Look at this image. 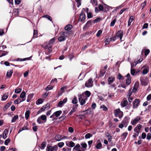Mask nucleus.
I'll return each instance as SVG.
<instances>
[{
  "label": "nucleus",
  "instance_id": "f257e3e1",
  "mask_svg": "<svg viewBox=\"0 0 151 151\" xmlns=\"http://www.w3.org/2000/svg\"><path fill=\"white\" fill-rule=\"evenodd\" d=\"M142 128V126L139 124V126L137 125L135 128L134 129V130L136 132L133 135L134 137H136L138 136L139 134V133L140 132V129Z\"/></svg>",
  "mask_w": 151,
  "mask_h": 151
},
{
  "label": "nucleus",
  "instance_id": "f03ea898",
  "mask_svg": "<svg viewBox=\"0 0 151 151\" xmlns=\"http://www.w3.org/2000/svg\"><path fill=\"white\" fill-rule=\"evenodd\" d=\"M114 111V115L115 116H118L120 119L122 117L123 115V113L119 109L115 110Z\"/></svg>",
  "mask_w": 151,
  "mask_h": 151
},
{
  "label": "nucleus",
  "instance_id": "7ed1b4c3",
  "mask_svg": "<svg viewBox=\"0 0 151 151\" xmlns=\"http://www.w3.org/2000/svg\"><path fill=\"white\" fill-rule=\"evenodd\" d=\"M51 44H49V43L47 44H44L43 45V47L45 49H48V51L49 52H50L52 51Z\"/></svg>",
  "mask_w": 151,
  "mask_h": 151
},
{
  "label": "nucleus",
  "instance_id": "20e7f679",
  "mask_svg": "<svg viewBox=\"0 0 151 151\" xmlns=\"http://www.w3.org/2000/svg\"><path fill=\"white\" fill-rule=\"evenodd\" d=\"M93 82L91 78L89 79L85 83V86L87 87H91L93 86Z\"/></svg>",
  "mask_w": 151,
  "mask_h": 151
},
{
  "label": "nucleus",
  "instance_id": "39448f33",
  "mask_svg": "<svg viewBox=\"0 0 151 151\" xmlns=\"http://www.w3.org/2000/svg\"><path fill=\"white\" fill-rule=\"evenodd\" d=\"M58 149V147L56 145L54 146L53 147L50 146L47 147L48 151H57Z\"/></svg>",
  "mask_w": 151,
  "mask_h": 151
},
{
  "label": "nucleus",
  "instance_id": "423d86ee",
  "mask_svg": "<svg viewBox=\"0 0 151 151\" xmlns=\"http://www.w3.org/2000/svg\"><path fill=\"white\" fill-rule=\"evenodd\" d=\"M78 100L80 102V104L81 105H84L86 103V101L82 98V95H79L78 96Z\"/></svg>",
  "mask_w": 151,
  "mask_h": 151
},
{
  "label": "nucleus",
  "instance_id": "0eeeda50",
  "mask_svg": "<svg viewBox=\"0 0 151 151\" xmlns=\"http://www.w3.org/2000/svg\"><path fill=\"white\" fill-rule=\"evenodd\" d=\"M140 119H141L140 117L137 116L134 119L132 120L131 121V124L132 125H134L137 123Z\"/></svg>",
  "mask_w": 151,
  "mask_h": 151
},
{
  "label": "nucleus",
  "instance_id": "6e6552de",
  "mask_svg": "<svg viewBox=\"0 0 151 151\" xmlns=\"http://www.w3.org/2000/svg\"><path fill=\"white\" fill-rule=\"evenodd\" d=\"M107 68V65H106L104 66L103 68V69H102L100 71V76L101 77L103 76L106 72V70Z\"/></svg>",
  "mask_w": 151,
  "mask_h": 151
},
{
  "label": "nucleus",
  "instance_id": "1a4fd4ad",
  "mask_svg": "<svg viewBox=\"0 0 151 151\" xmlns=\"http://www.w3.org/2000/svg\"><path fill=\"white\" fill-rule=\"evenodd\" d=\"M70 31H65V32H61V34L65 37H67L71 34Z\"/></svg>",
  "mask_w": 151,
  "mask_h": 151
},
{
  "label": "nucleus",
  "instance_id": "9d476101",
  "mask_svg": "<svg viewBox=\"0 0 151 151\" xmlns=\"http://www.w3.org/2000/svg\"><path fill=\"white\" fill-rule=\"evenodd\" d=\"M80 19L81 22H83L86 19V16L85 14L82 12L80 14Z\"/></svg>",
  "mask_w": 151,
  "mask_h": 151
},
{
  "label": "nucleus",
  "instance_id": "9b49d317",
  "mask_svg": "<svg viewBox=\"0 0 151 151\" xmlns=\"http://www.w3.org/2000/svg\"><path fill=\"white\" fill-rule=\"evenodd\" d=\"M123 32L122 31H118L116 35L117 37H119L120 40H121L123 36Z\"/></svg>",
  "mask_w": 151,
  "mask_h": 151
},
{
  "label": "nucleus",
  "instance_id": "f8f14e48",
  "mask_svg": "<svg viewBox=\"0 0 151 151\" xmlns=\"http://www.w3.org/2000/svg\"><path fill=\"white\" fill-rule=\"evenodd\" d=\"M126 76L127 78L126 80V83L127 85H129L130 84L131 82V78L129 74L128 73Z\"/></svg>",
  "mask_w": 151,
  "mask_h": 151
},
{
  "label": "nucleus",
  "instance_id": "ddd939ff",
  "mask_svg": "<svg viewBox=\"0 0 151 151\" xmlns=\"http://www.w3.org/2000/svg\"><path fill=\"white\" fill-rule=\"evenodd\" d=\"M67 100V98H65L64 99L63 101H60L59 102L58 104V106L60 107H61L62 105L64 104L65 103Z\"/></svg>",
  "mask_w": 151,
  "mask_h": 151
},
{
  "label": "nucleus",
  "instance_id": "4468645a",
  "mask_svg": "<svg viewBox=\"0 0 151 151\" xmlns=\"http://www.w3.org/2000/svg\"><path fill=\"white\" fill-rule=\"evenodd\" d=\"M139 85V83L138 82H136L134 85V86L133 88V91L134 92H136L138 88Z\"/></svg>",
  "mask_w": 151,
  "mask_h": 151
},
{
  "label": "nucleus",
  "instance_id": "2eb2a0df",
  "mask_svg": "<svg viewBox=\"0 0 151 151\" xmlns=\"http://www.w3.org/2000/svg\"><path fill=\"white\" fill-rule=\"evenodd\" d=\"M66 87H62L61 88L60 90L58 92V96H59L61 95L62 94V93L64 92L65 89H66Z\"/></svg>",
  "mask_w": 151,
  "mask_h": 151
},
{
  "label": "nucleus",
  "instance_id": "dca6fc26",
  "mask_svg": "<svg viewBox=\"0 0 151 151\" xmlns=\"http://www.w3.org/2000/svg\"><path fill=\"white\" fill-rule=\"evenodd\" d=\"M13 73L12 70H8L6 73V76L8 78H10L12 76V74Z\"/></svg>",
  "mask_w": 151,
  "mask_h": 151
},
{
  "label": "nucleus",
  "instance_id": "f3484780",
  "mask_svg": "<svg viewBox=\"0 0 151 151\" xmlns=\"http://www.w3.org/2000/svg\"><path fill=\"white\" fill-rule=\"evenodd\" d=\"M73 27V26L71 25L68 24L65 27V31H70Z\"/></svg>",
  "mask_w": 151,
  "mask_h": 151
},
{
  "label": "nucleus",
  "instance_id": "a211bd4d",
  "mask_svg": "<svg viewBox=\"0 0 151 151\" xmlns=\"http://www.w3.org/2000/svg\"><path fill=\"white\" fill-rule=\"evenodd\" d=\"M8 132L9 130L7 129H5L4 130L3 134V138L5 139L7 137L6 135L8 134Z\"/></svg>",
  "mask_w": 151,
  "mask_h": 151
},
{
  "label": "nucleus",
  "instance_id": "6ab92c4d",
  "mask_svg": "<svg viewBox=\"0 0 151 151\" xmlns=\"http://www.w3.org/2000/svg\"><path fill=\"white\" fill-rule=\"evenodd\" d=\"M115 78L112 77H109L108 79V84L110 85L113 83L114 80Z\"/></svg>",
  "mask_w": 151,
  "mask_h": 151
},
{
  "label": "nucleus",
  "instance_id": "aec40b11",
  "mask_svg": "<svg viewBox=\"0 0 151 151\" xmlns=\"http://www.w3.org/2000/svg\"><path fill=\"white\" fill-rule=\"evenodd\" d=\"M139 100L138 99H136L133 102V107L136 108L138 106L139 103Z\"/></svg>",
  "mask_w": 151,
  "mask_h": 151
},
{
  "label": "nucleus",
  "instance_id": "412c9836",
  "mask_svg": "<svg viewBox=\"0 0 151 151\" xmlns=\"http://www.w3.org/2000/svg\"><path fill=\"white\" fill-rule=\"evenodd\" d=\"M141 61L142 60H140V58L139 59L136 60L133 63V65L131 64L132 67L133 65L135 66L137 64L139 63H140Z\"/></svg>",
  "mask_w": 151,
  "mask_h": 151
},
{
  "label": "nucleus",
  "instance_id": "4be33fe9",
  "mask_svg": "<svg viewBox=\"0 0 151 151\" xmlns=\"http://www.w3.org/2000/svg\"><path fill=\"white\" fill-rule=\"evenodd\" d=\"M147 67V68H144L142 71V74H143L144 75L147 74L149 71V67Z\"/></svg>",
  "mask_w": 151,
  "mask_h": 151
},
{
  "label": "nucleus",
  "instance_id": "5701e85b",
  "mask_svg": "<svg viewBox=\"0 0 151 151\" xmlns=\"http://www.w3.org/2000/svg\"><path fill=\"white\" fill-rule=\"evenodd\" d=\"M128 103V101L126 100H123L121 103V104L122 106L123 107L125 106Z\"/></svg>",
  "mask_w": 151,
  "mask_h": 151
},
{
  "label": "nucleus",
  "instance_id": "b1692460",
  "mask_svg": "<svg viewBox=\"0 0 151 151\" xmlns=\"http://www.w3.org/2000/svg\"><path fill=\"white\" fill-rule=\"evenodd\" d=\"M134 17L133 16H131L129 19L128 22V25L129 26L130 25L132 21L134 20Z\"/></svg>",
  "mask_w": 151,
  "mask_h": 151
},
{
  "label": "nucleus",
  "instance_id": "393cba45",
  "mask_svg": "<svg viewBox=\"0 0 151 151\" xmlns=\"http://www.w3.org/2000/svg\"><path fill=\"white\" fill-rule=\"evenodd\" d=\"M62 139L61 136L59 134L57 135L55 137V139L58 141H60Z\"/></svg>",
  "mask_w": 151,
  "mask_h": 151
},
{
  "label": "nucleus",
  "instance_id": "a878e982",
  "mask_svg": "<svg viewBox=\"0 0 151 151\" xmlns=\"http://www.w3.org/2000/svg\"><path fill=\"white\" fill-rule=\"evenodd\" d=\"M62 113V111L60 110L56 111L54 113V114H55L56 116L58 117Z\"/></svg>",
  "mask_w": 151,
  "mask_h": 151
},
{
  "label": "nucleus",
  "instance_id": "bb28decb",
  "mask_svg": "<svg viewBox=\"0 0 151 151\" xmlns=\"http://www.w3.org/2000/svg\"><path fill=\"white\" fill-rule=\"evenodd\" d=\"M144 55L145 57L147 56L150 53V50L149 49L144 50Z\"/></svg>",
  "mask_w": 151,
  "mask_h": 151
},
{
  "label": "nucleus",
  "instance_id": "cd10ccee",
  "mask_svg": "<svg viewBox=\"0 0 151 151\" xmlns=\"http://www.w3.org/2000/svg\"><path fill=\"white\" fill-rule=\"evenodd\" d=\"M30 111L29 110L27 111L25 113V118L27 119L29 118V114H30Z\"/></svg>",
  "mask_w": 151,
  "mask_h": 151
},
{
  "label": "nucleus",
  "instance_id": "c85d7f7f",
  "mask_svg": "<svg viewBox=\"0 0 151 151\" xmlns=\"http://www.w3.org/2000/svg\"><path fill=\"white\" fill-rule=\"evenodd\" d=\"M26 93L25 92L22 91L20 94V97L22 99H25L24 97H25Z\"/></svg>",
  "mask_w": 151,
  "mask_h": 151
},
{
  "label": "nucleus",
  "instance_id": "c756f323",
  "mask_svg": "<svg viewBox=\"0 0 151 151\" xmlns=\"http://www.w3.org/2000/svg\"><path fill=\"white\" fill-rule=\"evenodd\" d=\"M66 39L65 37L63 36H61L59 37L58 38V40L62 42L64 41Z\"/></svg>",
  "mask_w": 151,
  "mask_h": 151
},
{
  "label": "nucleus",
  "instance_id": "7c9ffc66",
  "mask_svg": "<svg viewBox=\"0 0 151 151\" xmlns=\"http://www.w3.org/2000/svg\"><path fill=\"white\" fill-rule=\"evenodd\" d=\"M40 117L42 120L44 121L45 122H46L47 120V116L45 115H42Z\"/></svg>",
  "mask_w": 151,
  "mask_h": 151
},
{
  "label": "nucleus",
  "instance_id": "2f4dec72",
  "mask_svg": "<svg viewBox=\"0 0 151 151\" xmlns=\"http://www.w3.org/2000/svg\"><path fill=\"white\" fill-rule=\"evenodd\" d=\"M102 145L101 143L99 142L96 145V147L97 149H100L102 148Z\"/></svg>",
  "mask_w": 151,
  "mask_h": 151
},
{
  "label": "nucleus",
  "instance_id": "473e14b6",
  "mask_svg": "<svg viewBox=\"0 0 151 151\" xmlns=\"http://www.w3.org/2000/svg\"><path fill=\"white\" fill-rule=\"evenodd\" d=\"M43 102V100L42 99H38L36 102V104L37 105H39L42 104Z\"/></svg>",
  "mask_w": 151,
  "mask_h": 151
},
{
  "label": "nucleus",
  "instance_id": "72a5a7b5",
  "mask_svg": "<svg viewBox=\"0 0 151 151\" xmlns=\"http://www.w3.org/2000/svg\"><path fill=\"white\" fill-rule=\"evenodd\" d=\"M135 92H134L133 91V89H130L129 93H128L127 96H131L132 95V93H134Z\"/></svg>",
  "mask_w": 151,
  "mask_h": 151
},
{
  "label": "nucleus",
  "instance_id": "f704fd0d",
  "mask_svg": "<svg viewBox=\"0 0 151 151\" xmlns=\"http://www.w3.org/2000/svg\"><path fill=\"white\" fill-rule=\"evenodd\" d=\"M18 118V115H15L14 116V117L12 118V122H14L16 121V120Z\"/></svg>",
  "mask_w": 151,
  "mask_h": 151
},
{
  "label": "nucleus",
  "instance_id": "c9c22d12",
  "mask_svg": "<svg viewBox=\"0 0 151 151\" xmlns=\"http://www.w3.org/2000/svg\"><path fill=\"white\" fill-rule=\"evenodd\" d=\"M22 91V89L21 88H17L15 89L14 92L16 93H20Z\"/></svg>",
  "mask_w": 151,
  "mask_h": 151
},
{
  "label": "nucleus",
  "instance_id": "e433bc0d",
  "mask_svg": "<svg viewBox=\"0 0 151 151\" xmlns=\"http://www.w3.org/2000/svg\"><path fill=\"white\" fill-rule=\"evenodd\" d=\"M8 93H6L2 97V100H5L8 97Z\"/></svg>",
  "mask_w": 151,
  "mask_h": 151
},
{
  "label": "nucleus",
  "instance_id": "4c0bfd02",
  "mask_svg": "<svg viewBox=\"0 0 151 151\" xmlns=\"http://www.w3.org/2000/svg\"><path fill=\"white\" fill-rule=\"evenodd\" d=\"M100 108L101 109H102L104 111H106L108 110L107 107L104 105L101 106Z\"/></svg>",
  "mask_w": 151,
  "mask_h": 151
},
{
  "label": "nucleus",
  "instance_id": "58836bf2",
  "mask_svg": "<svg viewBox=\"0 0 151 151\" xmlns=\"http://www.w3.org/2000/svg\"><path fill=\"white\" fill-rule=\"evenodd\" d=\"M38 35V32L37 30H34V35L33 36V37L34 38H35L37 37Z\"/></svg>",
  "mask_w": 151,
  "mask_h": 151
},
{
  "label": "nucleus",
  "instance_id": "ea45409f",
  "mask_svg": "<svg viewBox=\"0 0 151 151\" xmlns=\"http://www.w3.org/2000/svg\"><path fill=\"white\" fill-rule=\"evenodd\" d=\"M72 103L73 104H76L77 103V99L76 97H75L72 101Z\"/></svg>",
  "mask_w": 151,
  "mask_h": 151
},
{
  "label": "nucleus",
  "instance_id": "a19ab883",
  "mask_svg": "<svg viewBox=\"0 0 151 151\" xmlns=\"http://www.w3.org/2000/svg\"><path fill=\"white\" fill-rule=\"evenodd\" d=\"M71 149L67 147H64L62 149V151H71Z\"/></svg>",
  "mask_w": 151,
  "mask_h": 151
},
{
  "label": "nucleus",
  "instance_id": "79ce46f5",
  "mask_svg": "<svg viewBox=\"0 0 151 151\" xmlns=\"http://www.w3.org/2000/svg\"><path fill=\"white\" fill-rule=\"evenodd\" d=\"M12 104V102H10L8 103L5 106L4 108L6 109L10 106Z\"/></svg>",
  "mask_w": 151,
  "mask_h": 151
},
{
  "label": "nucleus",
  "instance_id": "37998d69",
  "mask_svg": "<svg viewBox=\"0 0 151 151\" xmlns=\"http://www.w3.org/2000/svg\"><path fill=\"white\" fill-rule=\"evenodd\" d=\"M75 145V144L72 141H70L69 142V145L68 146L70 147H73Z\"/></svg>",
  "mask_w": 151,
  "mask_h": 151
},
{
  "label": "nucleus",
  "instance_id": "c03bdc74",
  "mask_svg": "<svg viewBox=\"0 0 151 151\" xmlns=\"http://www.w3.org/2000/svg\"><path fill=\"white\" fill-rule=\"evenodd\" d=\"M80 147V145L79 144H76V146L74 147L73 148V149L77 150H78V149Z\"/></svg>",
  "mask_w": 151,
  "mask_h": 151
},
{
  "label": "nucleus",
  "instance_id": "a18cd8bd",
  "mask_svg": "<svg viewBox=\"0 0 151 151\" xmlns=\"http://www.w3.org/2000/svg\"><path fill=\"white\" fill-rule=\"evenodd\" d=\"M64 143L63 142H60L58 143V146L60 148L64 146Z\"/></svg>",
  "mask_w": 151,
  "mask_h": 151
},
{
  "label": "nucleus",
  "instance_id": "49530a36",
  "mask_svg": "<svg viewBox=\"0 0 151 151\" xmlns=\"http://www.w3.org/2000/svg\"><path fill=\"white\" fill-rule=\"evenodd\" d=\"M53 86L50 85H48L45 88V90L48 91L52 89L53 88Z\"/></svg>",
  "mask_w": 151,
  "mask_h": 151
},
{
  "label": "nucleus",
  "instance_id": "de8ad7c7",
  "mask_svg": "<svg viewBox=\"0 0 151 151\" xmlns=\"http://www.w3.org/2000/svg\"><path fill=\"white\" fill-rule=\"evenodd\" d=\"M116 19H114L111 22V24H110V26L111 27L113 26L114 25V24H115V23L116 22Z\"/></svg>",
  "mask_w": 151,
  "mask_h": 151
},
{
  "label": "nucleus",
  "instance_id": "09e8293b",
  "mask_svg": "<svg viewBox=\"0 0 151 151\" xmlns=\"http://www.w3.org/2000/svg\"><path fill=\"white\" fill-rule=\"evenodd\" d=\"M43 17H45L48 19L49 20H50V21H51L52 20V17L48 15H44L43 16Z\"/></svg>",
  "mask_w": 151,
  "mask_h": 151
},
{
  "label": "nucleus",
  "instance_id": "8fccbe9b",
  "mask_svg": "<svg viewBox=\"0 0 151 151\" xmlns=\"http://www.w3.org/2000/svg\"><path fill=\"white\" fill-rule=\"evenodd\" d=\"M81 145L83 148H86L87 147V145L85 142H82Z\"/></svg>",
  "mask_w": 151,
  "mask_h": 151
},
{
  "label": "nucleus",
  "instance_id": "3c124183",
  "mask_svg": "<svg viewBox=\"0 0 151 151\" xmlns=\"http://www.w3.org/2000/svg\"><path fill=\"white\" fill-rule=\"evenodd\" d=\"M128 134L127 132H125L121 136L124 139H125Z\"/></svg>",
  "mask_w": 151,
  "mask_h": 151
},
{
  "label": "nucleus",
  "instance_id": "603ef678",
  "mask_svg": "<svg viewBox=\"0 0 151 151\" xmlns=\"http://www.w3.org/2000/svg\"><path fill=\"white\" fill-rule=\"evenodd\" d=\"M91 1L93 5H95V6H97V2L96 0H91Z\"/></svg>",
  "mask_w": 151,
  "mask_h": 151
},
{
  "label": "nucleus",
  "instance_id": "864d4df0",
  "mask_svg": "<svg viewBox=\"0 0 151 151\" xmlns=\"http://www.w3.org/2000/svg\"><path fill=\"white\" fill-rule=\"evenodd\" d=\"M102 32V31L101 30H99L97 32L96 36L97 37H99Z\"/></svg>",
  "mask_w": 151,
  "mask_h": 151
},
{
  "label": "nucleus",
  "instance_id": "5fc2aeb1",
  "mask_svg": "<svg viewBox=\"0 0 151 151\" xmlns=\"http://www.w3.org/2000/svg\"><path fill=\"white\" fill-rule=\"evenodd\" d=\"M55 41V40L54 38H53L50 40L49 42V44H51V45H52V44Z\"/></svg>",
  "mask_w": 151,
  "mask_h": 151
},
{
  "label": "nucleus",
  "instance_id": "6e6d98bb",
  "mask_svg": "<svg viewBox=\"0 0 151 151\" xmlns=\"http://www.w3.org/2000/svg\"><path fill=\"white\" fill-rule=\"evenodd\" d=\"M10 141V139H6L4 142V144L6 145H7L8 143Z\"/></svg>",
  "mask_w": 151,
  "mask_h": 151
},
{
  "label": "nucleus",
  "instance_id": "4d7b16f0",
  "mask_svg": "<svg viewBox=\"0 0 151 151\" xmlns=\"http://www.w3.org/2000/svg\"><path fill=\"white\" fill-rule=\"evenodd\" d=\"M127 97L128 99V101L130 102H131L133 99V98L132 96H127Z\"/></svg>",
  "mask_w": 151,
  "mask_h": 151
},
{
  "label": "nucleus",
  "instance_id": "13d9d810",
  "mask_svg": "<svg viewBox=\"0 0 151 151\" xmlns=\"http://www.w3.org/2000/svg\"><path fill=\"white\" fill-rule=\"evenodd\" d=\"M148 26V24L147 23L145 24L142 27V29H147Z\"/></svg>",
  "mask_w": 151,
  "mask_h": 151
},
{
  "label": "nucleus",
  "instance_id": "bf43d9fd",
  "mask_svg": "<svg viewBox=\"0 0 151 151\" xmlns=\"http://www.w3.org/2000/svg\"><path fill=\"white\" fill-rule=\"evenodd\" d=\"M44 106L46 110H48L50 108V104L49 103H47L46 105Z\"/></svg>",
  "mask_w": 151,
  "mask_h": 151
},
{
  "label": "nucleus",
  "instance_id": "052dcab7",
  "mask_svg": "<svg viewBox=\"0 0 151 151\" xmlns=\"http://www.w3.org/2000/svg\"><path fill=\"white\" fill-rule=\"evenodd\" d=\"M85 93L88 97H89L91 95V93L90 92L88 91H86Z\"/></svg>",
  "mask_w": 151,
  "mask_h": 151
},
{
  "label": "nucleus",
  "instance_id": "680f3d73",
  "mask_svg": "<svg viewBox=\"0 0 151 151\" xmlns=\"http://www.w3.org/2000/svg\"><path fill=\"white\" fill-rule=\"evenodd\" d=\"M151 139V134L150 133H148L147 134V139L148 140H150Z\"/></svg>",
  "mask_w": 151,
  "mask_h": 151
},
{
  "label": "nucleus",
  "instance_id": "e2e57ef3",
  "mask_svg": "<svg viewBox=\"0 0 151 151\" xmlns=\"http://www.w3.org/2000/svg\"><path fill=\"white\" fill-rule=\"evenodd\" d=\"M108 135H107L106 136L108 137V141L109 142H111V141L112 137L108 133Z\"/></svg>",
  "mask_w": 151,
  "mask_h": 151
},
{
  "label": "nucleus",
  "instance_id": "0e129e2a",
  "mask_svg": "<svg viewBox=\"0 0 151 151\" xmlns=\"http://www.w3.org/2000/svg\"><path fill=\"white\" fill-rule=\"evenodd\" d=\"M68 131L70 133H72L74 131L73 129L71 127H69L68 128Z\"/></svg>",
  "mask_w": 151,
  "mask_h": 151
},
{
  "label": "nucleus",
  "instance_id": "69168bd1",
  "mask_svg": "<svg viewBox=\"0 0 151 151\" xmlns=\"http://www.w3.org/2000/svg\"><path fill=\"white\" fill-rule=\"evenodd\" d=\"M99 8L100 11H102L103 10L104 7L101 4L99 5Z\"/></svg>",
  "mask_w": 151,
  "mask_h": 151
},
{
  "label": "nucleus",
  "instance_id": "338daca9",
  "mask_svg": "<svg viewBox=\"0 0 151 151\" xmlns=\"http://www.w3.org/2000/svg\"><path fill=\"white\" fill-rule=\"evenodd\" d=\"M116 37H117V36L116 35V36H115L113 37L109 38V40H111V41H114L116 40Z\"/></svg>",
  "mask_w": 151,
  "mask_h": 151
},
{
  "label": "nucleus",
  "instance_id": "774afa93",
  "mask_svg": "<svg viewBox=\"0 0 151 151\" xmlns=\"http://www.w3.org/2000/svg\"><path fill=\"white\" fill-rule=\"evenodd\" d=\"M91 136V134L90 133H88L86 134L85 136V137L86 139H88Z\"/></svg>",
  "mask_w": 151,
  "mask_h": 151
}]
</instances>
